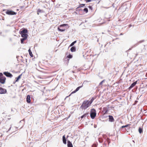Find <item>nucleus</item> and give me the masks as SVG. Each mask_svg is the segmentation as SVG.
I'll use <instances>...</instances> for the list:
<instances>
[{
  "label": "nucleus",
  "mask_w": 147,
  "mask_h": 147,
  "mask_svg": "<svg viewBox=\"0 0 147 147\" xmlns=\"http://www.w3.org/2000/svg\"><path fill=\"white\" fill-rule=\"evenodd\" d=\"M28 31L25 28H23L21 29L19 32V33L22 37H28V35L27 34Z\"/></svg>",
  "instance_id": "nucleus-1"
},
{
  "label": "nucleus",
  "mask_w": 147,
  "mask_h": 147,
  "mask_svg": "<svg viewBox=\"0 0 147 147\" xmlns=\"http://www.w3.org/2000/svg\"><path fill=\"white\" fill-rule=\"evenodd\" d=\"M90 105L88 100H84L80 108L82 109L85 110L88 108Z\"/></svg>",
  "instance_id": "nucleus-2"
},
{
  "label": "nucleus",
  "mask_w": 147,
  "mask_h": 147,
  "mask_svg": "<svg viewBox=\"0 0 147 147\" xmlns=\"http://www.w3.org/2000/svg\"><path fill=\"white\" fill-rule=\"evenodd\" d=\"M96 115V111L94 109H91L90 112V116L91 118L94 119Z\"/></svg>",
  "instance_id": "nucleus-3"
},
{
  "label": "nucleus",
  "mask_w": 147,
  "mask_h": 147,
  "mask_svg": "<svg viewBox=\"0 0 147 147\" xmlns=\"http://www.w3.org/2000/svg\"><path fill=\"white\" fill-rule=\"evenodd\" d=\"M6 78L4 76H3L2 73H0V83L2 84L5 83Z\"/></svg>",
  "instance_id": "nucleus-4"
},
{
  "label": "nucleus",
  "mask_w": 147,
  "mask_h": 147,
  "mask_svg": "<svg viewBox=\"0 0 147 147\" xmlns=\"http://www.w3.org/2000/svg\"><path fill=\"white\" fill-rule=\"evenodd\" d=\"M6 14L9 15H16V13L12 11L11 10H7L6 12Z\"/></svg>",
  "instance_id": "nucleus-5"
},
{
  "label": "nucleus",
  "mask_w": 147,
  "mask_h": 147,
  "mask_svg": "<svg viewBox=\"0 0 147 147\" xmlns=\"http://www.w3.org/2000/svg\"><path fill=\"white\" fill-rule=\"evenodd\" d=\"M68 26V25L67 24H63L62 25H60V27H58L57 29L58 30L60 31L61 32H63L65 30V29H61L60 28H61L62 26Z\"/></svg>",
  "instance_id": "nucleus-6"
},
{
  "label": "nucleus",
  "mask_w": 147,
  "mask_h": 147,
  "mask_svg": "<svg viewBox=\"0 0 147 147\" xmlns=\"http://www.w3.org/2000/svg\"><path fill=\"white\" fill-rule=\"evenodd\" d=\"M3 74L7 77L11 78L13 77L12 75L10 73L8 72H3Z\"/></svg>",
  "instance_id": "nucleus-7"
},
{
  "label": "nucleus",
  "mask_w": 147,
  "mask_h": 147,
  "mask_svg": "<svg viewBox=\"0 0 147 147\" xmlns=\"http://www.w3.org/2000/svg\"><path fill=\"white\" fill-rule=\"evenodd\" d=\"M109 117V121L110 122H113L114 121V119L113 116L112 115H109L108 116H105V117Z\"/></svg>",
  "instance_id": "nucleus-8"
},
{
  "label": "nucleus",
  "mask_w": 147,
  "mask_h": 147,
  "mask_svg": "<svg viewBox=\"0 0 147 147\" xmlns=\"http://www.w3.org/2000/svg\"><path fill=\"white\" fill-rule=\"evenodd\" d=\"M7 90L2 87H0V94H5L6 93Z\"/></svg>",
  "instance_id": "nucleus-9"
},
{
  "label": "nucleus",
  "mask_w": 147,
  "mask_h": 147,
  "mask_svg": "<svg viewBox=\"0 0 147 147\" xmlns=\"http://www.w3.org/2000/svg\"><path fill=\"white\" fill-rule=\"evenodd\" d=\"M138 82V80H137V81L134 82L133 83H132L130 86L128 88V89L129 90H131L132 88L134 87L137 84Z\"/></svg>",
  "instance_id": "nucleus-10"
},
{
  "label": "nucleus",
  "mask_w": 147,
  "mask_h": 147,
  "mask_svg": "<svg viewBox=\"0 0 147 147\" xmlns=\"http://www.w3.org/2000/svg\"><path fill=\"white\" fill-rule=\"evenodd\" d=\"M82 86H79V87H78L76 89V90H74V91H73L71 93L69 96H70L71 95V94H72L74 93H75L77 91H78L80 89V88H82Z\"/></svg>",
  "instance_id": "nucleus-11"
},
{
  "label": "nucleus",
  "mask_w": 147,
  "mask_h": 147,
  "mask_svg": "<svg viewBox=\"0 0 147 147\" xmlns=\"http://www.w3.org/2000/svg\"><path fill=\"white\" fill-rule=\"evenodd\" d=\"M30 97L29 95L27 96L26 98V101L28 103H30Z\"/></svg>",
  "instance_id": "nucleus-12"
},
{
  "label": "nucleus",
  "mask_w": 147,
  "mask_h": 147,
  "mask_svg": "<svg viewBox=\"0 0 147 147\" xmlns=\"http://www.w3.org/2000/svg\"><path fill=\"white\" fill-rule=\"evenodd\" d=\"M62 140L63 143L64 144H66V139L65 137V135H63L62 137Z\"/></svg>",
  "instance_id": "nucleus-13"
},
{
  "label": "nucleus",
  "mask_w": 147,
  "mask_h": 147,
  "mask_svg": "<svg viewBox=\"0 0 147 147\" xmlns=\"http://www.w3.org/2000/svg\"><path fill=\"white\" fill-rule=\"evenodd\" d=\"M67 146L68 147H73L72 144L69 140L67 141Z\"/></svg>",
  "instance_id": "nucleus-14"
},
{
  "label": "nucleus",
  "mask_w": 147,
  "mask_h": 147,
  "mask_svg": "<svg viewBox=\"0 0 147 147\" xmlns=\"http://www.w3.org/2000/svg\"><path fill=\"white\" fill-rule=\"evenodd\" d=\"M103 111L104 114L105 115L107 113L108 111V108L107 107L103 108Z\"/></svg>",
  "instance_id": "nucleus-15"
},
{
  "label": "nucleus",
  "mask_w": 147,
  "mask_h": 147,
  "mask_svg": "<svg viewBox=\"0 0 147 147\" xmlns=\"http://www.w3.org/2000/svg\"><path fill=\"white\" fill-rule=\"evenodd\" d=\"M22 37L23 38L20 39V40L21 43L23 44L24 43V41L27 39V37Z\"/></svg>",
  "instance_id": "nucleus-16"
},
{
  "label": "nucleus",
  "mask_w": 147,
  "mask_h": 147,
  "mask_svg": "<svg viewBox=\"0 0 147 147\" xmlns=\"http://www.w3.org/2000/svg\"><path fill=\"white\" fill-rule=\"evenodd\" d=\"M76 47L74 46H72L70 50L71 52H75L76 51Z\"/></svg>",
  "instance_id": "nucleus-17"
},
{
  "label": "nucleus",
  "mask_w": 147,
  "mask_h": 147,
  "mask_svg": "<svg viewBox=\"0 0 147 147\" xmlns=\"http://www.w3.org/2000/svg\"><path fill=\"white\" fill-rule=\"evenodd\" d=\"M22 74L20 75H19L16 78V82H18L19 80L21 78L22 76Z\"/></svg>",
  "instance_id": "nucleus-18"
},
{
  "label": "nucleus",
  "mask_w": 147,
  "mask_h": 147,
  "mask_svg": "<svg viewBox=\"0 0 147 147\" xmlns=\"http://www.w3.org/2000/svg\"><path fill=\"white\" fill-rule=\"evenodd\" d=\"M28 52H29V55H30V56H31V57H33V55L32 54V53L30 50V49H29L28 50Z\"/></svg>",
  "instance_id": "nucleus-19"
},
{
  "label": "nucleus",
  "mask_w": 147,
  "mask_h": 147,
  "mask_svg": "<svg viewBox=\"0 0 147 147\" xmlns=\"http://www.w3.org/2000/svg\"><path fill=\"white\" fill-rule=\"evenodd\" d=\"M143 128L141 127H140L138 129V131L140 134H141L143 132Z\"/></svg>",
  "instance_id": "nucleus-20"
},
{
  "label": "nucleus",
  "mask_w": 147,
  "mask_h": 147,
  "mask_svg": "<svg viewBox=\"0 0 147 147\" xmlns=\"http://www.w3.org/2000/svg\"><path fill=\"white\" fill-rule=\"evenodd\" d=\"M130 125V124H127L125 125L122 126L120 128V129H123V128L126 127L128 126H129Z\"/></svg>",
  "instance_id": "nucleus-21"
},
{
  "label": "nucleus",
  "mask_w": 147,
  "mask_h": 147,
  "mask_svg": "<svg viewBox=\"0 0 147 147\" xmlns=\"http://www.w3.org/2000/svg\"><path fill=\"white\" fill-rule=\"evenodd\" d=\"M144 41V40L140 41H139V42L135 44L134 45V47H136V46H137L138 45L139 43H141L142 42H143Z\"/></svg>",
  "instance_id": "nucleus-22"
},
{
  "label": "nucleus",
  "mask_w": 147,
  "mask_h": 147,
  "mask_svg": "<svg viewBox=\"0 0 147 147\" xmlns=\"http://www.w3.org/2000/svg\"><path fill=\"white\" fill-rule=\"evenodd\" d=\"M43 12V11L39 9H38L37 10V14L38 15L39 14V13H41Z\"/></svg>",
  "instance_id": "nucleus-23"
},
{
  "label": "nucleus",
  "mask_w": 147,
  "mask_h": 147,
  "mask_svg": "<svg viewBox=\"0 0 147 147\" xmlns=\"http://www.w3.org/2000/svg\"><path fill=\"white\" fill-rule=\"evenodd\" d=\"M86 117L85 114H84L81 117H80L79 118V119H80L81 120H82L83 118H84Z\"/></svg>",
  "instance_id": "nucleus-24"
},
{
  "label": "nucleus",
  "mask_w": 147,
  "mask_h": 147,
  "mask_svg": "<svg viewBox=\"0 0 147 147\" xmlns=\"http://www.w3.org/2000/svg\"><path fill=\"white\" fill-rule=\"evenodd\" d=\"M76 40H75L73 42H72L71 43V44L70 45L69 47H72L74 45V44L76 43Z\"/></svg>",
  "instance_id": "nucleus-25"
},
{
  "label": "nucleus",
  "mask_w": 147,
  "mask_h": 147,
  "mask_svg": "<svg viewBox=\"0 0 147 147\" xmlns=\"http://www.w3.org/2000/svg\"><path fill=\"white\" fill-rule=\"evenodd\" d=\"M94 98L93 97L92 98L90 101H89V103L90 104V105L91 104V103H92V102L94 100Z\"/></svg>",
  "instance_id": "nucleus-26"
},
{
  "label": "nucleus",
  "mask_w": 147,
  "mask_h": 147,
  "mask_svg": "<svg viewBox=\"0 0 147 147\" xmlns=\"http://www.w3.org/2000/svg\"><path fill=\"white\" fill-rule=\"evenodd\" d=\"M83 10L86 13H87L88 11V9L87 8H84Z\"/></svg>",
  "instance_id": "nucleus-27"
},
{
  "label": "nucleus",
  "mask_w": 147,
  "mask_h": 147,
  "mask_svg": "<svg viewBox=\"0 0 147 147\" xmlns=\"http://www.w3.org/2000/svg\"><path fill=\"white\" fill-rule=\"evenodd\" d=\"M76 11L77 12L78 11H82V10L80 9V8H78V7L76 9Z\"/></svg>",
  "instance_id": "nucleus-28"
},
{
  "label": "nucleus",
  "mask_w": 147,
  "mask_h": 147,
  "mask_svg": "<svg viewBox=\"0 0 147 147\" xmlns=\"http://www.w3.org/2000/svg\"><path fill=\"white\" fill-rule=\"evenodd\" d=\"M85 5V4H80V5H79V7H78V8H80V7H83V6H84Z\"/></svg>",
  "instance_id": "nucleus-29"
},
{
  "label": "nucleus",
  "mask_w": 147,
  "mask_h": 147,
  "mask_svg": "<svg viewBox=\"0 0 147 147\" xmlns=\"http://www.w3.org/2000/svg\"><path fill=\"white\" fill-rule=\"evenodd\" d=\"M72 55H71L69 54V55H67V57L68 58L71 59L72 57Z\"/></svg>",
  "instance_id": "nucleus-30"
},
{
  "label": "nucleus",
  "mask_w": 147,
  "mask_h": 147,
  "mask_svg": "<svg viewBox=\"0 0 147 147\" xmlns=\"http://www.w3.org/2000/svg\"><path fill=\"white\" fill-rule=\"evenodd\" d=\"M105 81V80H103L101 82H100L99 84V86L101 85L103 83V82H104Z\"/></svg>",
  "instance_id": "nucleus-31"
},
{
  "label": "nucleus",
  "mask_w": 147,
  "mask_h": 147,
  "mask_svg": "<svg viewBox=\"0 0 147 147\" xmlns=\"http://www.w3.org/2000/svg\"><path fill=\"white\" fill-rule=\"evenodd\" d=\"M98 141L100 143H102V139L100 138L98 139Z\"/></svg>",
  "instance_id": "nucleus-32"
},
{
  "label": "nucleus",
  "mask_w": 147,
  "mask_h": 147,
  "mask_svg": "<svg viewBox=\"0 0 147 147\" xmlns=\"http://www.w3.org/2000/svg\"><path fill=\"white\" fill-rule=\"evenodd\" d=\"M97 144H94L92 146V147H97Z\"/></svg>",
  "instance_id": "nucleus-33"
},
{
  "label": "nucleus",
  "mask_w": 147,
  "mask_h": 147,
  "mask_svg": "<svg viewBox=\"0 0 147 147\" xmlns=\"http://www.w3.org/2000/svg\"><path fill=\"white\" fill-rule=\"evenodd\" d=\"M88 8H89V9H90L91 10H92V9H93V8L91 6H89L88 7Z\"/></svg>",
  "instance_id": "nucleus-34"
},
{
  "label": "nucleus",
  "mask_w": 147,
  "mask_h": 147,
  "mask_svg": "<svg viewBox=\"0 0 147 147\" xmlns=\"http://www.w3.org/2000/svg\"><path fill=\"white\" fill-rule=\"evenodd\" d=\"M107 140L108 142V143L109 144V143H110V142L109 141L110 139L108 138H107Z\"/></svg>",
  "instance_id": "nucleus-35"
},
{
  "label": "nucleus",
  "mask_w": 147,
  "mask_h": 147,
  "mask_svg": "<svg viewBox=\"0 0 147 147\" xmlns=\"http://www.w3.org/2000/svg\"><path fill=\"white\" fill-rule=\"evenodd\" d=\"M86 116V117H88V116H89V113H86L84 114Z\"/></svg>",
  "instance_id": "nucleus-36"
},
{
  "label": "nucleus",
  "mask_w": 147,
  "mask_h": 147,
  "mask_svg": "<svg viewBox=\"0 0 147 147\" xmlns=\"http://www.w3.org/2000/svg\"><path fill=\"white\" fill-rule=\"evenodd\" d=\"M91 1H92V0H85V1H86V3L90 2Z\"/></svg>",
  "instance_id": "nucleus-37"
},
{
  "label": "nucleus",
  "mask_w": 147,
  "mask_h": 147,
  "mask_svg": "<svg viewBox=\"0 0 147 147\" xmlns=\"http://www.w3.org/2000/svg\"><path fill=\"white\" fill-rule=\"evenodd\" d=\"M88 82V81L87 80H85V81H84V82H83V84H84V83H85V82Z\"/></svg>",
  "instance_id": "nucleus-38"
},
{
  "label": "nucleus",
  "mask_w": 147,
  "mask_h": 147,
  "mask_svg": "<svg viewBox=\"0 0 147 147\" xmlns=\"http://www.w3.org/2000/svg\"><path fill=\"white\" fill-rule=\"evenodd\" d=\"M11 127L9 128V129H8V131H9L10 130V129H11Z\"/></svg>",
  "instance_id": "nucleus-39"
},
{
  "label": "nucleus",
  "mask_w": 147,
  "mask_h": 147,
  "mask_svg": "<svg viewBox=\"0 0 147 147\" xmlns=\"http://www.w3.org/2000/svg\"><path fill=\"white\" fill-rule=\"evenodd\" d=\"M104 8L106 9H108L109 8V7H103Z\"/></svg>",
  "instance_id": "nucleus-40"
},
{
  "label": "nucleus",
  "mask_w": 147,
  "mask_h": 147,
  "mask_svg": "<svg viewBox=\"0 0 147 147\" xmlns=\"http://www.w3.org/2000/svg\"><path fill=\"white\" fill-rule=\"evenodd\" d=\"M112 6L113 7H115V6H114V3H113L112 5Z\"/></svg>",
  "instance_id": "nucleus-41"
},
{
  "label": "nucleus",
  "mask_w": 147,
  "mask_h": 147,
  "mask_svg": "<svg viewBox=\"0 0 147 147\" xmlns=\"http://www.w3.org/2000/svg\"><path fill=\"white\" fill-rule=\"evenodd\" d=\"M16 82V81H14L13 82V84H15V83Z\"/></svg>",
  "instance_id": "nucleus-42"
},
{
  "label": "nucleus",
  "mask_w": 147,
  "mask_h": 147,
  "mask_svg": "<svg viewBox=\"0 0 147 147\" xmlns=\"http://www.w3.org/2000/svg\"><path fill=\"white\" fill-rule=\"evenodd\" d=\"M123 35V34L122 33H121L120 34V35Z\"/></svg>",
  "instance_id": "nucleus-43"
},
{
  "label": "nucleus",
  "mask_w": 147,
  "mask_h": 147,
  "mask_svg": "<svg viewBox=\"0 0 147 147\" xmlns=\"http://www.w3.org/2000/svg\"><path fill=\"white\" fill-rule=\"evenodd\" d=\"M129 26V27H131L132 26V25L131 24H130Z\"/></svg>",
  "instance_id": "nucleus-44"
},
{
  "label": "nucleus",
  "mask_w": 147,
  "mask_h": 147,
  "mask_svg": "<svg viewBox=\"0 0 147 147\" xmlns=\"http://www.w3.org/2000/svg\"><path fill=\"white\" fill-rule=\"evenodd\" d=\"M69 136H68V135L67 136V138L69 137Z\"/></svg>",
  "instance_id": "nucleus-45"
},
{
  "label": "nucleus",
  "mask_w": 147,
  "mask_h": 147,
  "mask_svg": "<svg viewBox=\"0 0 147 147\" xmlns=\"http://www.w3.org/2000/svg\"><path fill=\"white\" fill-rule=\"evenodd\" d=\"M75 68H77V66H76V67H75Z\"/></svg>",
  "instance_id": "nucleus-46"
},
{
  "label": "nucleus",
  "mask_w": 147,
  "mask_h": 147,
  "mask_svg": "<svg viewBox=\"0 0 147 147\" xmlns=\"http://www.w3.org/2000/svg\"><path fill=\"white\" fill-rule=\"evenodd\" d=\"M72 72L73 73H74V71H72Z\"/></svg>",
  "instance_id": "nucleus-47"
},
{
  "label": "nucleus",
  "mask_w": 147,
  "mask_h": 147,
  "mask_svg": "<svg viewBox=\"0 0 147 147\" xmlns=\"http://www.w3.org/2000/svg\"><path fill=\"white\" fill-rule=\"evenodd\" d=\"M137 102V101L136 100V101H135V102Z\"/></svg>",
  "instance_id": "nucleus-48"
},
{
  "label": "nucleus",
  "mask_w": 147,
  "mask_h": 147,
  "mask_svg": "<svg viewBox=\"0 0 147 147\" xmlns=\"http://www.w3.org/2000/svg\"><path fill=\"white\" fill-rule=\"evenodd\" d=\"M75 12L76 13H77L76 12V11H75Z\"/></svg>",
  "instance_id": "nucleus-49"
},
{
  "label": "nucleus",
  "mask_w": 147,
  "mask_h": 147,
  "mask_svg": "<svg viewBox=\"0 0 147 147\" xmlns=\"http://www.w3.org/2000/svg\"><path fill=\"white\" fill-rule=\"evenodd\" d=\"M68 97V96H67L65 98H67V97Z\"/></svg>",
  "instance_id": "nucleus-50"
},
{
  "label": "nucleus",
  "mask_w": 147,
  "mask_h": 147,
  "mask_svg": "<svg viewBox=\"0 0 147 147\" xmlns=\"http://www.w3.org/2000/svg\"><path fill=\"white\" fill-rule=\"evenodd\" d=\"M22 121V120H21V121H20V122H21V121Z\"/></svg>",
  "instance_id": "nucleus-51"
},
{
  "label": "nucleus",
  "mask_w": 147,
  "mask_h": 147,
  "mask_svg": "<svg viewBox=\"0 0 147 147\" xmlns=\"http://www.w3.org/2000/svg\"><path fill=\"white\" fill-rule=\"evenodd\" d=\"M104 145H106V144H105V143H104Z\"/></svg>",
  "instance_id": "nucleus-52"
},
{
  "label": "nucleus",
  "mask_w": 147,
  "mask_h": 147,
  "mask_svg": "<svg viewBox=\"0 0 147 147\" xmlns=\"http://www.w3.org/2000/svg\"><path fill=\"white\" fill-rule=\"evenodd\" d=\"M17 57H18V56H16V57H17Z\"/></svg>",
  "instance_id": "nucleus-53"
}]
</instances>
